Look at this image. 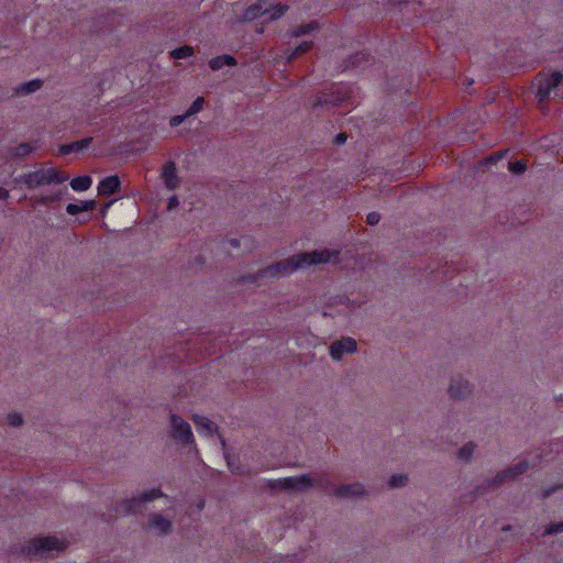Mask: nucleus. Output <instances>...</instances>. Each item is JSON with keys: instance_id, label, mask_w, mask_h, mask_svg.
<instances>
[{"instance_id": "1", "label": "nucleus", "mask_w": 563, "mask_h": 563, "mask_svg": "<svg viewBox=\"0 0 563 563\" xmlns=\"http://www.w3.org/2000/svg\"><path fill=\"white\" fill-rule=\"evenodd\" d=\"M340 252L338 250H314L312 252L299 253L287 260L274 263L260 271L250 282H256L260 278H275L294 273L298 268L309 267L316 264H325L331 260H336Z\"/></svg>"}, {"instance_id": "2", "label": "nucleus", "mask_w": 563, "mask_h": 563, "mask_svg": "<svg viewBox=\"0 0 563 563\" xmlns=\"http://www.w3.org/2000/svg\"><path fill=\"white\" fill-rule=\"evenodd\" d=\"M65 172L57 170L56 168H41L36 172L21 176V181L29 188H35L42 185L63 184L68 179Z\"/></svg>"}, {"instance_id": "3", "label": "nucleus", "mask_w": 563, "mask_h": 563, "mask_svg": "<svg viewBox=\"0 0 563 563\" xmlns=\"http://www.w3.org/2000/svg\"><path fill=\"white\" fill-rule=\"evenodd\" d=\"M164 494L159 488H150L147 490L142 492L137 496L131 498V499H124L122 500L115 511L119 515L128 516V515H134L142 510V507L154 499L163 497Z\"/></svg>"}, {"instance_id": "4", "label": "nucleus", "mask_w": 563, "mask_h": 563, "mask_svg": "<svg viewBox=\"0 0 563 563\" xmlns=\"http://www.w3.org/2000/svg\"><path fill=\"white\" fill-rule=\"evenodd\" d=\"M66 548L67 543L64 540H60L54 536H47L32 539L26 543L23 551L27 555H38L53 550L63 551Z\"/></svg>"}, {"instance_id": "5", "label": "nucleus", "mask_w": 563, "mask_h": 563, "mask_svg": "<svg viewBox=\"0 0 563 563\" xmlns=\"http://www.w3.org/2000/svg\"><path fill=\"white\" fill-rule=\"evenodd\" d=\"M312 485L309 475L291 476L277 479H271L268 486L272 489L282 490H305Z\"/></svg>"}, {"instance_id": "6", "label": "nucleus", "mask_w": 563, "mask_h": 563, "mask_svg": "<svg viewBox=\"0 0 563 563\" xmlns=\"http://www.w3.org/2000/svg\"><path fill=\"white\" fill-rule=\"evenodd\" d=\"M528 470H529V463L527 461H521L518 464H516L514 467H509V468L498 473L495 477L487 479L485 482V488L488 490H495L506 481L512 479L516 476L526 473Z\"/></svg>"}, {"instance_id": "7", "label": "nucleus", "mask_w": 563, "mask_h": 563, "mask_svg": "<svg viewBox=\"0 0 563 563\" xmlns=\"http://www.w3.org/2000/svg\"><path fill=\"white\" fill-rule=\"evenodd\" d=\"M170 422L173 428V438L176 441L181 442L184 445L194 443V434L188 422L177 415L170 416Z\"/></svg>"}, {"instance_id": "8", "label": "nucleus", "mask_w": 563, "mask_h": 563, "mask_svg": "<svg viewBox=\"0 0 563 563\" xmlns=\"http://www.w3.org/2000/svg\"><path fill=\"white\" fill-rule=\"evenodd\" d=\"M347 97L349 96L345 92L340 90L332 92H319L311 102V109L314 110L319 107H324L327 109L339 107Z\"/></svg>"}, {"instance_id": "9", "label": "nucleus", "mask_w": 563, "mask_h": 563, "mask_svg": "<svg viewBox=\"0 0 563 563\" xmlns=\"http://www.w3.org/2000/svg\"><path fill=\"white\" fill-rule=\"evenodd\" d=\"M356 346V341L353 338L345 336L334 341L330 345V355L334 361H340L344 354L354 353Z\"/></svg>"}, {"instance_id": "10", "label": "nucleus", "mask_w": 563, "mask_h": 563, "mask_svg": "<svg viewBox=\"0 0 563 563\" xmlns=\"http://www.w3.org/2000/svg\"><path fill=\"white\" fill-rule=\"evenodd\" d=\"M472 391V386L462 376L453 377L450 383L449 393L451 398L462 399Z\"/></svg>"}, {"instance_id": "11", "label": "nucleus", "mask_w": 563, "mask_h": 563, "mask_svg": "<svg viewBox=\"0 0 563 563\" xmlns=\"http://www.w3.org/2000/svg\"><path fill=\"white\" fill-rule=\"evenodd\" d=\"M162 177L168 189H175L179 186V177L177 175V167L175 162L168 161L164 164L162 169Z\"/></svg>"}, {"instance_id": "12", "label": "nucleus", "mask_w": 563, "mask_h": 563, "mask_svg": "<svg viewBox=\"0 0 563 563\" xmlns=\"http://www.w3.org/2000/svg\"><path fill=\"white\" fill-rule=\"evenodd\" d=\"M121 181L119 176L112 175L102 179L98 186L99 195L102 197H109L120 191Z\"/></svg>"}, {"instance_id": "13", "label": "nucleus", "mask_w": 563, "mask_h": 563, "mask_svg": "<svg viewBox=\"0 0 563 563\" xmlns=\"http://www.w3.org/2000/svg\"><path fill=\"white\" fill-rule=\"evenodd\" d=\"M365 492L364 487L360 483H353V484H344L340 485L335 489V496L336 497H350V496H361Z\"/></svg>"}, {"instance_id": "14", "label": "nucleus", "mask_w": 563, "mask_h": 563, "mask_svg": "<svg viewBox=\"0 0 563 563\" xmlns=\"http://www.w3.org/2000/svg\"><path fill=\"white\" fill-rule=\"evenodd\" d=\"M265 0L251 4L246 8L243 16L240 19L241 22H251L257 16L266 13L268 10L264 8Z\"/></svg>"}, {"instance_id": "15", "label": "nucleus", "mask_w": 563, "mask_h": 563, "mask_svg": "<svg viewBox=\"0 0 563 563\" xmlns=\"http://www.w3.org/2000/svg\"><path fill=\"white\" fill-rule=\"evenodd\" d=\"M192 421L196 426L197 432L200 435H211L213 432V423L210 419L203 416L194 415Z\"/></svg>"}, {"instance_id": "16", "label": "nucleus", "mask_w": 563, "mask_h": 563, "mask_svg": "<svg viewBox=\"0 0 563 563\" xmlns=\"http://www.w3.org/2000/svg\"><path fill=\"white\" fill-rule=\"evenodd\" d=\"M43 81L41 79H33L27 82H23L14 88L13 96H26L41 89Z\"/></svg>"}, {"instance_id": "17", "label": "nucleus", "mask_w": 563, "mask_h": 563, "mask_svg": "<svg viewBox=\"0 0 563 563\" xmlns=\"http://www.w3.org/2000/svg\"><path fill=\"white\" fill-rule=\"evenodd\" d=\"M150 527L158 530L161 533H168L172 530V522L162 515H153L150 517Z\"/></svg>"}, {"instance_id": "18", "label": "nucleus", "mask_w": 563, "mask_h": 563, "mask_svg": "<svg viewBox=\"0 0 563 563\" xmlns=\"http://www.w3.org/2000/svg\"><path fill=\"white\" fill-rule=\"evenodd\" d=\"M236 64H238L236 59L233 56L228 55V54H223V55L213 57L212 59L209 60V67L212 70H219L223 66H235Z\"/></svg>"}, {"instance_id": "19", "label": "nucleus", "mask_w": 563, "mask_h": 563, "mask_svg": "<svg viewBox=\"0 0 563 563\" xmlns=\"http://www.w3.org/2000/svg\"><path fill=\"white\" fill-rule=\"evenodd\" d=\"M91 184L92 179L88 175L75 177L70 181L71 188L77 191L87 190Z\"/></svg>"}, {"instance_id": "20", "label": "nucleus", "mask_w": 563, "mask_h": 563, "mask_svg": "<svg viewBox=\"0 0 563 563\" xmlns=\"http://www.w3.org/2000/svg\"><path fill=\"white\" fill-rule=\"evenodd\" d=\"M319 29V24L318 22L316 21H311L307 24H302V25H298L296 27L292 29L291 31V35L295 36V37H299V36H302L305 34H308L312 31H316Z\"/></svg>"}, {"instance_id": "21", "label": "nucleus", "mask_w": 563, "mask_h": 563, "mask_svg": "<svg viewBox=\"0 0 563 563\" xmlns=\"http://www.w3.org/2000/svg\"><path fill=\"white\" fill-rule=\"evenodd\" d=\"M35 146H33L31 143H21L18 146L11 148V156L16 158H23L27 156Z\"/></svg>"}, {"instance_id": "22", "label": "nucleus", "mask_w": 563, "mask_h": 563, "mask_svg": "<svg viewBox=\"0 0 563 563\" xmlns=\"http://www.w3.org/2000/svg\"><path fill=\"white\" fill-rule=\"evenodd\" d=\"M194 55V47L189 45H183L170 52V56L175 59H183Z\"/></svg>"}, {"instance_id": "23", "label": "nucleus", "mask_w": 563, "mask_h": 563, "mask_svg": "<svg viewBox=\"0 0 563 563\" xmlns=\"http://www.w3.org/2000/svg\"><path fill=\"white\" fill-rule=\"evenodd\" d=\"M312 48V42H302L301 44H299L295 51L289 55L288 57V62H292L295 60L297 57H299L300 55L307 53L308 51H310Z\"/></svg>"}, {"instance_id": "24", "label": "nucleus", "mask_w": 563, "mask_h": 563, "mask_svg": "<svg viewBox=\"0 0 563 563\" xmlns=\"http://www.w3.org/2000/svg\"><path fill=\"white\" fill-rule=\"evenodd\" d=\"M59 199L60 192L55 195L42 196L38 200H36V203L40 202L41 205L55 209L57 207L55 203H57Z\"/></svg>"}, {"instance_id": "25", "label": "nucleus", "mask_w": 563, "mask_h": 563, "mask_svg": "<svg viewBox=\"0 0 563 563\" xmlns=\"http://www.w3.org/2000/svg\"><path fill=\"white\" fill-rule=\"evenodd\" d=\"M475 450V444L468 442L459 450V459L462 461H470Z\"/></svg>"}, {"instance_id": "26", "label": "nucleus", "mask_w": 563, "mask_h": 563, "mask_svg": "<svg viewBox=\"0 0 563 563\" xmlns=\"http://www.w3.org/2000/svg\"><path fill=\"white\" fill-rule=\"evenodd\" d=\"M551 90L552 89L550 88L549 84H545V81L540 78L537 90V97L539 98V101L545 100L549 97Z\"/></svg>"}, {"instance_id": "27", "label": "nucleus", "mask_w": 563, "mask_h": 563, "mask_svg": "<svg viewBox=\"0 0 563 563\" xmlns=\"http://www.w3.org/2000/svg\"><path fill=\"white\" fill-rule=\"evenodd\" d=\"M545 84H549L551 89H554L560 85L563 79V74L560 71H553L550 76L542 77Z\"/></svg>"}, {"instance_id": "28", "label": "nucleus", "mask_w": 563, "mask_h": 563, "mask_svg": "<svg viewBox=\"0 0 563 563\" xmlns=\"http://www.w3.org/2000/svg\"><path fill=\"white\" fill-rule=\"evenodd\" d=\"M203 103H205L203 97L196 98L194 100V102L190 104V107L188 108V110L186 111V115L190 117V115L198 113L202 109Z\"/></svg>"}, {"instance_id": "29", "label": "nucleus", "mask_w": 563, "mask_h": 563, "mask_svg": "<svg viewBox=\"0 0 563 563\" xmlns=\"http://www.w3.org/2000/svg\"><path fill=\"white\" fill-rule=\"evenodd\" d=\"M92 141L93 139L89 136L80 141L73 142L70 143L71 151L76 153L81 152L82 150L87 148L92 143Z\"/></svg>"}, {"instance_id": "30", "label": "nucleus", "mask_w": 563, "mask_h": 563, "mask_svg": "<svg viewBox=\"0 0 563 563\" xmlns=\"http://www.w3.org/2000/svg\"><path fill=\"white\" fill-rule=\"evenodd\" d=\"M509 170L515 175H520L527 169V165L523 161L509 162Z\"/></svg>"}, {"instance_id": "31", "label": "nucleus", "mask_w": 563, "mask_h": 563, "mask_svg": "<svg viewBox=\"0 0 563 563\" xmlns=\"http://www.w3.org/2000/svg\"><path fill=\"white\" fill-rule=\"evenodd\" d=\"M408 478L404 474H393L389 479L390 487H401L405 486Z\"/></svg>"}, {"instance_id": "32", "label": "nucleus", "mask_w": 563, "mask_h": 563, "mask_svg": "<svg viewBox=\"0 0 563 563\" xmlns=\"http://www.w3.org/2000/svg\"><path fill=\"white\" fill-rule=\"evenodd\" d=\"M559 532H563V522H556V523H551L549 525L543 534H554V533H559Z\"/></svg>"}, {"instance_id": "33", "label": "nucleus", "mask_w": 563, "mask_h": 563, "mask_svg": "<svg viewBox=\"0 0 563 563\" xmlns=\"http://www.w3.org/2000/svg\"><path fill=\"white\" fill-rule=\"evenodd\" d=\"M288 10V5L286 4H277L274 7V13L271 15V20H277L285 14Z\"/></svg>"}, {"instance_id": "34", "label": "nucleus", "mask_w": 563, "mask_h": 563, "mask_svg": "<svg viewBox=\"0 0 563 563\" xmlns=\"http://www.w3.org/2000/svg\"><path fill=\"white\" fill-rule=\"evenodd\" d=\"M8 422L12 427H19L23 423V418L20 413L13 412L8 415Z\"/></svg>"}, {"instance_id": "35", "label": "nucleus", "mask_w": 563, "mask_h": 563, "mask_svg": "<svg viewBox=\"0 0 563 563\" xmlns=\"http://www.w3.org/2000/svg\"><path fill=\"white\" fill-rule=\"evenodd\" d=\"M367 56L368 55L363 52L356 53L355 55L351 56L350 64L354 67H357L361 64V62L367 58Z\"/></svg>"}, {"instance_id": "36", "label": "nucleus", "mask_w": 563, "mask_h": 563, "mask_svg": "<svg viewBox=\"0 0 563 563\" xmlns=\"http://www.w3.org/2000/svg\"><path fill=\"white\" fill-rule=\"evenodd\" d=\"M187 117L188 115H186V112L183 115H174V117H172L170 120H169L170 126L175 128V126L180 125L184 122L185 118H187Z\"/></svg>"}, {"instance_id": "37", "label": "nucleus", "mask_w": 563, "mask_h": 563, "mask_svg": "<svg viewBox=\"0 0 563 563\" xmlns=\"http://www.w3.org/2000/svg\"><path fill=\"white\" fill-rule=\"evenodd\" d=\"M367 223L371 225H375L380 221V213H366Z\"/></svg>"}, {"instance_id": "38", "label": "nucleus", "mask_w": 563, "mask_h": 563, "mask_svg": "<svg viewBox=\"0 0 563 563\" xmlns=\"http://www.w3.org/2000/svg\"><path fill=\"white\" fill-rule=\"evenodd\" d=\"M347 139V135L345 133H339L335 135L333 142L336 144V145H342L345 143Z\"/></svg>"}, {"instance_id": "39", "label": "nucleus", "mask_w": 563, "mask_h": 563, "mask_svg": "<svg viewBox=\"0 0 563 563\" xmlns=\"http://www.w3.org/2000/svg\"><path fill=\"white\" fill-rule=\"evenodd\" d=\"M70 153H73V151H71V146H70V143H68V144H62V145L59 146V154H60V155H64V156H65V155H68V154H70Z\"/></svg>"}, {"instance_id": "40", "label": "nucleus", "mask_w": 563, "mask_h": 563, "mask_svg": "<svg viewBox=\"0 0 563 563\" xmlns=\"http://www.w3.org/2000/svg\"><path fill=\"white\" fill-rule=\"evenodd\" d=\"M178 206V199L176 196H173L169 198L167 210L170 211L172 209L176 208Z\"/></svg>"}, {"instance_id": "41", "label": "nucleus", "mask_w": 563, "mask_h": 563, "mask_svg": "<svg viewBox=\"0 0 563 563\" xmlns=\"http://www.w3.org/2000/svg\"><path fill=\"white\" fill-rule=\"evenodd\" d=\"M96 207H97V202L95 200H90V201H87L85 203V206L81 208L86 209L87 211H92L93 209H96Z\"/></svg>"}, {"instance_id": "42", "label": "nucleus", "mask_w": 563, "mask_h": 563, "mask_svg": "<svg viewBox=\"0 0 563 563\" xmlns=\"http://www.w3.org/2000/svg\"><path fill=\"white\" fill-rule=\"evenodd\" d=\"M66 211H87L86 209H82L81 207L77 206V205H74V203H69L66 208Z\"/></svg>"}, {"instance_id": "43", "label": "nucleus", "mask_w": 563, "mask_h": 563, "mask_svg": "<svg viewBox=\"0 0 563 563\" xmlns=\"http://www.w3.org/2000/svg\"><path fill=\"white\" fill-rule=\"evenodd\" d=\"M554 492H555L554 487L547 488V489L543 490L542 496H543V498H547V497L551 496Z\"/></svg>"}, {"instance_id": "44", "label": "nucleus", "mask_w": 563, "mask_h": 563, "mask_svg": "<svg viewBox=\"0 0 563 563\" xmlns=\"http://www.w3.org/2000/svg\"><path fill=\"white\" fill-rule=\"evenodd\" d=\"M8 196H9L8 190L0 187V199H5Z\"/></svg>"}, {"instance_id": "45", "label": "nucleus", "mask_w": 563, "mask_h": 563, "mask_svg": "<svg viewBox=\"0 0 563 563\" xmlns=\"http://www.w3.org/2000/svg\"><path fill=\"white\" fill-rule=\"evenodd\" d=\"M117 200H110L109 202L104 203L103 207L99 210V211H107L108 208H110V206L112 203H114Z\"/></svg>"}, {"instance_id": "46", "label": "nucleus", "mask_w": 563, "mask_h": 563, "mask_svg": "<svg viewBox=\"0 0 563 563\" xmlns=\"http://www.w3.org/2000/svg\"><path fill=\"white\" fill-rule=\"evenodd\" d=\"M229 243H230L233 247H238V246L240 245V242H239V240H236V239H231V240L229 241Z\"/></svg>"}, {"instance_id": "47", "label": "nucleus", "mask_w": 563, "mask_h": 563, "mask_svg": "<svg viewBox=\"0 0 563 563\" xmlns=\"http://www.w3.org/2000/svg\"><path fill=\"white\" fill-rule=\"evenodd\" d=\"M228 464H229V467H230L231 472H233V473H238V474L243 473V471H241V470H239V468H236V470H235V468H233L230 462H228Z\"/></svg>"}, {"instance_id": "48", "label": "nucleus", "mask_w": 563, "mask_h": 563, "mask_svg": "<svg viewBox=\"0 0 563 563\" xmlns=\"http://www.w3.org/2000/svg\"><path fill=\"white\" fill-rule=\"evenodd\" d=\"M408 0H390V2L393 4H396V3H406Z\"/></svg>"}]
</instances>
